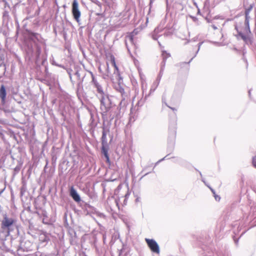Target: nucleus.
<instances>
[{"instance_id":"nucleus-4","label":"nucleus","mask_w":256,"mask_h":256,"mask_svg":"<svg viewBox=\"0 0 256 256\" xmlns=\"http://www.w3.org/2000/svg\"><path fill=\"white\" fill-rule=\"evenodd\" d=\"M72 12L74 18L78 23L80 22L81 12L78 8V4L77 0H73L72 6Z\"/></svg>"},{"instance_id":"nucleus-35","label":"nucleus","mask_w":256,"mask_h":256,"mask_svg":"<svg viewBox=\"0 0 256 256\" xmlns=\"http://www.w3.org/2000/svg\"><path fill=\"white\" fill-rule=\"evenodd\" d=\"M166 60H162V62L161 63V67H163L164 68V66H165V64H166Z\"/></svg>"},{"instance_id":"nucleus-56","label":"nucleus","mask_w":256,"mask_h":256,"mask_svg":"<svg viewBox=\"0 0 256 256\" xmlns=\"http://www.w3.org/2000/svg\"><path fill=\"white\" fill-rule=\"evenodd\" d=\"M148 173H146V174L144 176H146V175H147V174H148Z\"/></svg>"},{"instance_id":"nucleus-52","label":"nucleus","mask_w":256,"mask_h":256,"mask_svg":"<svg viewBox=\"0 0 256 256\" xmlns=\"http://www.w3.org/2000/svg\"><path fill=\"white\" fill-rule=\"evenodd\" d=\"M136 202H138V198H137L136 199Z\"/></svg>"},{"instance_id":"nucleus-2","label":"nucleus","mask_w":256,"mask_h":256,"mask_svg":"<svg viewBox=\"0 0 256 256\" xmlns=\"http://www.w3.org/2000/svg\"><path fill=\"white\" fill-rule=\"evenodd\" d=\"M96 96L100 100V109L102 116H106L110 108L114 104L112 102V96L104 90L96 93Z\"/></svg>"},{"instance_id":"nucleus-16","label":"nucleus","mask_w":256,"mask_h":256,"mask_svg":"<svg viewBox=\"0 0 256 256\" xmlns=\"http://www.w3.org/2000/svg\"><path fill=\"white\" fill-rule=\"evenodd\" d=\"M4 54H0V67L4 66V72L6 70V65L4 64ZM5 72H4V74Z\"/></svg>"},{"instance_id":"nucleus-17","label":"nucleus","mask_w":256,"mask_h":256,"mask_svg":"<svg viewBox=\"0 0 256 256\" xmlns=\"http://www.w3.org/2000/svg\"><path fill=\"white\" fill-rule=\"evenodd\" d=\"M146 89H147V84H144V82H142V96H144L145 95L146 92Z\"/></svg>"},{"instance_id":"nucleus-7","label":"nucleus","mask_w":256,"mask_h":256,"mask_svg":"<svg viewBox=\"0 0 256 256\" xmlns=\"http://www.w3.org/2000/svg\"><path fill=\"white\" fill-rule=\"evenodd\" d=\"M88 74L90 75V76H91L92 79V83L94 85V88H96L97 93H98V92L104 90L101 85H100L98 84V82H97V80L96 79L92 72H88Z\"/></svg>"},{"instance_id":"nucleus-18","label":"nucleus","mask_w":256,"mask_h":256,"mask_svg":"<svg viewBox=\"0 0 256 256\" xmlns=\"http://www.w3.org/2000/svg\"><path fill=\"white\" fill-rule=\"evenodd\" d=\"M106 74L104 76V78H106V77H110L112 76V73L110 70L109 66L108 63H106Z\"/></svg>"},{"instance_id":"nucleus-3","label":"nucleus","mask_w":256,"mask_h":256,"mask_svg":"<svg viewBox=\"0 0 256 256\" xmlns=\"http://www.w3.org/2000/svg\"><path fill=\"white\" fill-rule=\"evenodd\" d=\"M124 100H122L120 103L119 106H116L114 104L112 108H110V110L107 113V115L108 116L110 120H112L114 118L117 119L120 118L121 115V106L123 103Z\"/></svg>"},{"instance_id":"nucleus-32","label":"nucleus","mask_w":256,"mask_h":256,"mask_svg":"<svg viewBox=\"0 0 256 256\" xmlns=\"http://www.w3.org/2000/svg\"><path fill=\"white\" fill-rule=\"evenodd\" d=\"M168 156V155L166 156L165 157H164V158H162V159H160V160H159L158 161L156 164H155V166L158 164L159 162H162V160H164L167 156Z\"/></svg>"},{"instance_id":"nucleus-30","label":"nucleus","mask_w":256,"mask_h":256,"mask_svg":"<svg viewBox=\"0 0 256 256\" xmlns=\"http://www.w3.org/2000/svg\"><path fill=\"white\" fill-rule=\"evenodd\" d=\"M252 162L254 166L256 168V156L253 157Z\"/></svg>"},{"instance_id":"nucleus-41","label":"nucleus","mask_w":256,"mask_h":256,"mask_svg":"<svg viewBox=\"0 0 256 256\" xmlns=\"http://www.w3.org/2000/svg\"><path fill=\"white\" fill-rule=\"evenodd\" d=\"M3 2H4V5H5V7L8 6V3L6 1V0H3Z\"/></svg>"},{"instance_id":"nucleus-33","label":"nucleus","mask_w":256,"mask_h":256,"mask_svg":"<svg viewBox=\"0 0 256 256\" xmlns=\"http://www.w3.org/2000/svg\"><path fill=\"white\" fill-rule=\"evenodd\" d=\"M190 17L192 18L194 22H196L198 20V18L194 16H190Z\"/></svg>"},{"instance_id":"nucleus-21","label":"nucleus","mask_w":256,"mask_h":256,"mask_svg":"<svg viewBox=\"0 0 256 256\" xmlns=\"http://www.w3.org/2000/svg\"><path fill=\"white\" fill-rule=\"evenodd\" d=\"M164 69L163 67H161L160 70V71L159 74L156 79V80L160 82V79L162 76L163 72H164Z\"/></svg>"},{"instance_id":"nucleus-55","label":"nucleus","mask_w":256,"mask_h":256,"mask_svg":"<svg viewBox=\"0 0 256 256\" xmlns=\"http://www.w3.org/2000/svg\"><path fill=\"white\" fill-rule=\"evenodd\" d=\"M160 46V42H158Z\"/></svg>"},{"instance_id":"nucleus-14","label":"nucleus","mask_w":256,"mask_h":256,"mask_svg":"<svg viewBox=\"0 0 256 256\" xmlns=\"http://www.w3.org/2000/svg\"><path fill=\"white\" fill-rule=\"evenodd\" d=\"M36 46V58L37 60H38L40 58V55L41 54L42 52V48L40 46H38L37 44H35Z\"/></svg>"},{"instance_id":"nucleus-15","label":"nucleus","mask_w":256,"mask_h":256,"mask_svg":"<svg viewBox=\"0 0 256 256\" xmlns=\"http://www.w3.org/2000/svg\"><path fill=\"white\" fill-rule=\"evenodd\" d=\"M102 146H104L107 144L106 132L104 128H103L102 132Z\"/></svg>"},{"instance_id":"nucleus-46","label":"nucleus","mask_w":256,"mask_h":256,"mask_svg":"<svg viewBox=\"0 0 256 256\" xmlns=\"http://www.w3.org/2000/svg\"><path fill=\"white\" fill-rule=\"evenodd\" d=\"M128 196H129V194H126L125 195L126 198H128Z\"/></svg>"},{"instance_id":"nucleus-39","label":"nucleus","mask_w":256,"mask_h":256,"mask_svg":"<svg viewBox=\"0 0 256 256\" xmlns=\"http://www.w3.org/2000/svg\"><path fill=\"white\" fill-rule=\"evenodd\" d=\"M120 92L122 94L124 92V89L123 88H120Z\"/></svg>"},{"instance_id":"nucleus-26","label":"nucleus","mask_w":256,"mask_h":256,"mask_svg":"<svg viewBox=\"0 0 256 256\" xmlns=\"http://www.w3.org/2000/svg\"><path fill=\"white\" fill-rule=\"evenodd\" d=\"M74 74L76 76V77L78 78V80H79L80 81V82H81L83 81V78H80V72L78 70H76Z\"/></svg>"},{"instance_id":"nucleus-8","label":"nucleus","mask_w":256,"mask_h":256,"mask_svg":"<svg viewBox=\"0 0 256 256\" xmlns=\"http://www.w3.org/2000/svg\"><path fill=\"white\" fill-rule=\"evenodd\" d=\"M176 124V122H174V127L172 128L169 129V135H168V141L172 143V144H174V140L176 136V130L175 125Z\"/></svg>"},{"instance_id":"nucleus-6","label":"nucleus","mask_w":256,"mask_h":256,"mask_svg":"<svg viewBox=\"0 0 256 256\" xmlns=\"http://www.w3.org/2000/svg\"><path fill=\"white\" fill-rule=\"evenodd\" d=\"M70 196L76 202L78 203L81 201L80 196L73 186H72L70 189Z\"/></svg>"},{"instance_id":"nucleus-28","label":"nucleus","mask_w":256,"mask_h":256,"mask_svg":"<svg viewBox=\"0 0 256 256\" xmlns=\"http://www.w3.org/2000/svg\"><path fill=\"white\" fill-rule=\"evenodd\" d=\"M102 152L104 154L105 157L106 158H108V154L107 150L106 149H105L104 146H102Z\"/></svg>"},{"instance_id":"nucleus-40","label":"nucleus","mask_w":256,"mask_h":256,"mask_svg":"<svg viewBox=\"0 0 256 256\" xmlns=\"http://www.w3.org/2000/svg\"><path fill=\"white\" fill-rule=\"evenodd\" d=\"M208 188L210 189L212 192L214 194V195L215 194V191L214 190V189H212V188H211L210 187L208 186Z\"/></svg>"},{"instance_id":"nucleus-22","label":"nucleus","mask_w":256,"mask_h":256,"mask_svg":"<svg viewBox=\"0 0 256 256\" xmlns=\"http://www.w3.org/2000/svg\"><path fill=\"white\" fill-rule=\"evenodd\" d=\"M244 25L246 26V30L247 32L250 33V21L244 20Z\"/></svg>"},{"instance_id":"nucleus-47","label":"nucleus","mask_w":256,"mask_h":256,"mask_svg":"<svg viewBox=\"0 0 256 256\" xmlns=\"http://www.w3.org/2000/svg\"><path fill=\"white\" fill-rule=\"evenodd\" d=\"M69 77H70V80L72 82V74H70V76H69Z\"/></svg>"},{"instance_id":"nucleus-49","label":"nucleus","mask_w":256,"mask_h":256,"mask_svg":"<svg viewBox=\"0 0 256 256\" xmlns=\"http://www.w3.org/2000/svg\"><path fill=\"white\" fill-rule=\"evenodd\" d=\"M202 180L206 184L204 178H202Z\"/></svg>"},{"instance_id":"nucleus-19","label":"nucleus","mask_w":256,"mask_h":256,"mask_svg":"<svg viewBox=\"0 0 256 256\" xmlns=\"http://www.w3.org/2000/svg\"><path fill=\"white\" fill-rule=\"evenodd\" d=\"M133 35L130 34L126 36V45L127 46V41H129L130 42H133Z\"/></svg>"},{"instance_id":"nucleus-5","label":"nucleus","mask_w":256,"mask_h":256,"mask_svg":"<svg viewBox=\"0 0 256 256\" xmlns=\"http://www.w3.org/2000/svg\"><path fill=\"white\" fill-rule=\"evenodd\" d=\"M145 240L152 252L157 254H160V247L155 240L146 238Z\"/></svg>"},{"instance_id":"nucleus-54","label":"nucleus","mask_w":256,"mask_h":256,"mask_svg":"<svg viewBox=\"0 0 256 256\" xmlns=\"http://www.w3.org/2000/svg\"><path fill=\"white\" fill-rule=\"evenodd\" d=\"M134 34H136V33H135V32H134V31H133V32H132V34H134Z\"/></svg>"},{"instance_id":"nucleus-51","label":"nucleus","mask_w":256,"mask_h":256,"mask_svg":"<svg viewBox=\"0 0 256 256\" xmlns=\"http://www.w3.org/2000/svg\"><path fill=\"white\" fill-rule=\"evenodd\" d=\"M248 93H249V94L250 95V90L248 91Z\"/></svg>"},{"instance_id":"nucleus-24","label":"nucleus","mask_w":256,"mask_h":256,"mask_svg":"<svg viewBox=\"0 0 256 256\" xmlns=\"http://www.w3.org/2000/svg\"><path fill=\"white\" fill-rule=\"evenodd\" d=\"M254 6V4H250V6L248 8H246L244 14H250V12L252 10Z\"/></svg>"},{"instance_id":"nucleus-53","label":"nucleus","mask_w":256,"mask_h":256,"mask_svg":"<svg viewBox=\"0 0 256 256\" xmlns=\"http://www.w3.org/2000/svg\"><path fill=\"white\" fill-rule=\"evenodd\" d=\"M200 176H202V173L200 172Z\"/></svg>"},{"instance_id":"nucleus-42","label":"nucleus","mask_w":256,"mask_h":256,"mask_svg":"<svg viewBox=\"0 0 256 256\" xmlns=\"http://www.w3.org/2000/svg\"><path fill=\"white\" fill-rule=\"evenodd\" d=\"M212 26L213 28V29L214 30H216L218 28L215 25H212Z\"/></svg>"},{"instance_id":"nucleus-48","label":"nucleus","mask_w":256,"mask_h":256,"mask_svg":"<svg viewBox=\"0 0 256 256\" xmlns=\"http://www.w3.org/2000/svg\"><path fill=\"white\" fill-rule=\"evenodd\" d=\"M198 14H200V10L199 9L198 10Z\"/></svg>"},{"instance_id":"nucleus-31","label":"nucleus","mask_w":256,"mask_h":256,"mask_svg":"<svg viewBox=\"0 0 256 256\" xmlns=\"http://www.w3.org/2000/svg\"><path fill=\"white\" fill-rule=\"evenodd\" d=\"M245 14V20L250 21V17L249 16L250 14Z\"/></svg>"},{"instance_id":"nucleus-44","label":"nucleus","mask_w":256,"mask_h":256,"mask_svg":"<svg viewBox=\"0 0 256 256\" xmlns=\"http://www.w3.org/2000/svg\"><path fill=\"white\" fill-rule=\"evenodd\" d=\"M70 71H72L71 70H68V74L69 76H70V74H72L71 73H70Z\"/></svg>"},{"instance_id":"nucleus-45","label":"nucleus","mask_w":256,"mask_h":256,"mask_svg":"<svg viewBox=\"0 0 256 256\" xmlns=\"http://www.w3.org/2000/svg\"><path fill=\"white\" fill-rule=\"evenodd\" d=\"M170 108H171L172 110H176L175 108H171V107H169Z\"/></svg>"},{"instance_id":"nucleus-29","label":"nucleus","mask_w":256,"mask_h":256,"mask_svg":"<svg viewBox=\"0 0 256 256\" xmlns=\"http://www.w3.org/2000/svg\"><path fill=\"white\" fill-rule=\"evenodd\" d=\"M112 64L113 66L114 67V70H118V68L116 66V62H115V61H114V59L112 61Z\"/></svg>"},{"instance_id":"nucleus-43","label":"nucleus","mask_w":256,"mask_h":256,"mask_svg":"<svg viewBox=\"0 0 256 256\" xmlns=\"http://www.w3.org/2000/svg\"><path fill=\"white\" fill-rule=\"evenodd\" d=\"M52 64H54V65H56V66H60V68H62V67L61 65L57 64H56V62H52Z\"/></svg>"},{"instance_id":"nucleus-50","label":"nucleus","mask_w":256,"mask_h":256,"mask_svg":"<svg viewBox=\"0 0 256 256\" xmlns=\"http://www.w3.org/2000/svg\"><path fill=\"white\" fill-rule=\"evenodd\" d=\"M238 240H235V243H236V244H238Z\"/></svg>"},{"instance_id":"nucleus-13","label":"nucleus","mask_w":256,"mask_h":256,"mask_svg":"<svg viewBox=\"0 0 256 256\" xmlns=\"http://www.w3.org/2000/svg\"><path fill=\"white\" fill-rule=\"evenodd\" d=\"M160 84V82L156 80L154 83L152 84V86H151L150 89V90L149 93L148 94H150V96L154 92V91L156 90V88L158 86V84Z\"/></svg>"},{"instance_id":"nucleus-9","label":"nucleus","mask_w":256,"mask_h":256,"mask_svg":"<svg viewBox=\"0 0 256 256\" xmlns=\"http://www.w3.org/2000/svg\"><path fill=\"white\" fill-rule=\"evenodd\" d=\"M6 92L4 86L2 84L0 88V98L2 104H4L6 103Z\"/></svg>"},{"instance_id":"nucleus-34","label":"nucleus","mask_w":256,"mask_h":256,"mask_svg":"<svg viewBox=\"0 0 256 256\" xmlns=\"http://www.w3.org/2000/svg\"><path fill=\"white\" fill-rule=\"evenodd\" d=\"M154 0H150V4H149L150 5V8H152V4Z\"/></svg>"},{"instance_id":"nucleus-1","label":"nucleus","mask_w":256,"mask_h":256,"mask_svg":"<svg viewBox=\"0 0 256 256\" xmlns=\"http://www.w3.org/2000/svg\"><path fill=\"white\" fill-rule=\"evenodd\" d=\"M14 229L16 230L18 234H19V230L16 224V220L5 215L1 222L0 237L6 238L8 236L10 232Z\"/></svg>"},{"instance_id":"nucleus-11","label":"nucleus","mask_w":256,"mask_h":256,"mask_svg":"<svg viewBox=\"0 0 256 256\" xmlns=\"http://www.w3.org/2000/svg\"><path fill=\"white\" fill-rule=\"evenodd\" d=\"M149 96L150 94H146L145 95L142 96V97L138 102L136 106H137L138 108L142 106L144 104L146 100Z\"/></svg>"},{"instance_id":"nucleus-20","label":"nucleus","mask_w":256,"mask_h":256,"mask_svg":"<svg viewBox=\"0 0 256 256\" xmlns=\"http://www.w3.org/2000/svg\"><path fill=\"white\" fill-rule=\"evenodd\" d=\"M162 57L163 60H166L170 56V54L169 53H167L166 51L162 52Z\"/></svg>"},{"instance_id":"nucleus-36","label":"nucleus","mask_w":256,"mask_h":256,"mask_svg":"<svg viewBox=\"0 0 256 256\" xmlns=\"http://www.w3.org/2000/svg\"><path fill=\"white\" fill-rule=\"evenodd\" d=\"M215 199L216 200H220V196L214 194Z\"/></svg>"},{"instance_id":"nucleus-23","label":"nucleus","mask_w":256,"mask_h":256,"mask_svg":"<svg viewBox=\"0 0 256 256\" xmlns=\"http://www.w3.org/2000/svg\"><path fill=\"white\" fill-rule=\"evenodd\" d=\"M238 35L240 36L244 42H246L248 40V37L245 36L244 34H243L240 32H238Z\"/></svg>"},{"instance_id":"nucleus-12","label":"nucleus","mask_w":256,"mask_h":256,"mask_svg":"<svg viewBox=\"0 0 256 256\" xmlns=\"http://www.w3.org/2000/svg\"><path fill=\"white\" fill-rule=\"evenodd\" d=\"M162 30V28H159L158 27L154 29L152 34V38L154 40H157L158 38L161 35H158V34Z\"/></svg>"},{"instance_id":"nucleus-25","label":"nucleus","mask_w":256,"mask_h":256,"mask_svg":"<svg viewBox=\"0 0 256 256\" xmlns=\"http://www.w3.org/2000/svg\"><path fill=\"white\" fill-rule=\"evenodd\" d=\"M22 242H20V245L18 246V250H22V251H28V249L26 248H24L22 244Z\"/></svg>"},{"instance_id":"nucleus-38","label":"nucleus","mask_w":256,"mask_h":256,"mask_svg":"<svg viewBox=\"0 0 256 256\" xmlns=\"http://www.w3.org/2000/svg\"><path fill=\"white\" fill-rule=\"evenodd\" d=\"M216 256H224V254H222L220 252H218V253H216Z\"/></svg>"},{"instance_id":"nucleus-37","label":"nucleus","mask_w":256,"mask_h":256,"mask_svg":"<svg viewBox=\"0 0 256 256\" xmlns=\"http://www.w3.org/2000/svg\"><path fill=\"white\" fill-rule=\"evenodd\" d=\"M14 171L16 172H18L20 170V168L18 166H16L14 168Z\"/></svg>"},{"instance_id":"nucleus-27","label":"nucleus","mask_w":256,"mask_h":256,"mask_svg":"<svg viewBox=\"0 0 256 256\" xmlns=\"http://www.w3.org/2000/svg\"><path fill=\"white\" fill-rule=\"evenodd\" d=\"M202 42H199L198 44V49L196 53V54H194V56L190 59V60L188 62V64H189L190 62L192 60V59L196 56V55L198 53L200 49V47L202 45Z\"/></svg>"},{"instance_id":"nucleus-10","label":"nucleus","mask_w":256,"mask_h":256,"mask_svg":"<svg viewBox=\"0 0 256 256\" xmlns=\"http://www.w3.org/2000/svg\"><path fill=\"white\" fill-rule=\"evenodd\" d=\"M30 38L32 40L35 44H36V40L38 42L40 40L41 36L38 33L30 32L29 34Z\"/></svg>"}]
</instances>
